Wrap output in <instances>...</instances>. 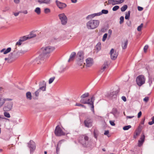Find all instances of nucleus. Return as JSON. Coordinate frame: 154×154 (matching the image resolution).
<instances>
[{
	"mask_svg": "<svg viewBox=\"0 0 154 154\" xmlns=\"http://www.w3.org/2000/svg\"><path fill=\"white\" fill-rule=\"evenodd\" d=\"M55 49V48L51 46H47L43 47L40 50V54L36 59V61L38 64L43 63L45 58H48L49 54Z\"/></svg>",
	"mask_w": 154,
	"mask_h": 154,
	"instance_id": "1",
	"label": "nucleus"
},
{
	"mask_svg": "<svg viewBox=\"0 0 154 154\" xmlns=\"http://www.w3.org/2000/svg\"><path fill=\"white\" fill-rule=\"evenodd\" d=\"M116 96V91H113L111 92L109 95L110 97L112 98H114Z\"/></svg>",
	"mask_w": 154,
	"mask_h": 154,
	"instance_id": "27",
	"label": "nucleus"
},
{
	"mask_svg": "<svg viewBox=\"0 0 154 154\" xmlns=\"http://www.w3.org/2000/svg\"><path fill=\"white\" fill-rule=\"evenodd\" d=\"M56 3L58 7L60 9H63L65 8L67 6L66 4L60 2L57 0L56 1Z\"/></svg>",
	"mask_w": 154,
	"mask_h": 154,
	"instance_id": "13",
	"label": "nucleus"
},
{
	"mask_svg": "<svg viewBox=\"0 0 154 154\" xmlns=\"http://www.w3.org/2000/svg\"><path fill=\"white\" fill-rule=\"evenodd\" d=\"M124 0H119L116 1V2H117L116 3L117 4H121L124 1Z\"/></svg>",
	"mask_w": 154,
	"mask_h": 154,
	"instance_id": "50",
	"label": "nucleus"
},
{
	"mask_svg": "<svg viewBox=\"0 0 154 154\" xmlns=\"http://www.w3.org/2000/svg\"><path fill=\"white\" fill-rule=\"evenodd\" d=\"M55 79V77H53L51 78H50L49 80L48 81V83L49 84H51L54 81V79Z\"/></svg>",
	"mask_w": 154,
	"mask_h": 154,
	"instance_id": "38",
	"label": "nucleus"
},
{
	"mask_svg": "<svg viewBox=\"0 0 154 154\" xmlns=\"http://www.w3.org/2000/svg\"><path fill=\"white\" fill-rule=\"evenodd\" d=\"M98 16V14L97 13H94L92 14H91L90 15L86 17V19H91L93 18L94 17L96 16Z\"/></svg>",
	"mask_w": 154,
	"mask_h": 154,
	"instance_id": "19",
	"label": "nucleus"
},
{
	"mask_svg": "<svg viewBox=\"0 0 154 154\" xmlns=\"http://www.w3.org/2000/svg\"><path fill=\"white\" fill-rule=\"evenodd\" d=\"M109 123H110V124L112 126H115V124L114 123V121H110Z\"/></svg>",
	"mask_w": 154,
	"mask_h": 154,
	"instance_id": "52",
	"label": "nucleus"
},
{
	"mask_svg": "<svg viewBox=\"0 0 154 154\" xmlns=\"http://www.w3.org/2000/svg\"><path fill=\"white\" fill-rule=\"evenodd\" d=\"M92 120L90 119H87L85 120L84 123L86 127L89 128L92 126Z\"/></svg>",
	"mask_w": 154,
	"mask_h": 154,
	"instance_id": "12",
	"label": "nucleus"
},
{
	"mask_svg": "<svg viewBox=\"0 0 154 154\" xmlns=\"http://www.w3.org/2000/svg\"><path fill=\"white\" fill-rule=\"evenodd\" d=\"M96 48L97 50L99 51L101 49V44L100 42H98L97 44L95 47Z\"/></svg>",
	"mask_w": 154,
	"mask_h": 154,
	"instance_id": "28",
	"label": "nucleus"
},
{
	"mask_svg": "<svg viewBox=\"0 0 154 154\" xmlns=\"http://www.w3.org/2000/svg\"><path fill=\"white\" fill-rule=\"evenodd\" d=\"M143 23L141 24L137 28V30L139 31H140L141 30V29L143 27Z\"/></svg>",
	"mask_w": 154,
	"mask_h": 154,
	"instance_id": "42",
	"label": "nucleus"
},
{
	"mask_svg": "<svg viewBox=\"0 0 154 154\" xmlns=\"http://www.w3.org/2000/svg\"><path fill=\"white\" fill-rule=\"evenodd\" d=\"M145 136L143 134L140 137V140H138V146L140 147L142 145L144 141Z\"/></svg>",
	"mask_w": 154,
	"mask_h": 154,
	"instance_id": "16",
	"label": "nucleus"
},
{
	"mask_svg": "<svg viewBox=\"0 0 154 154\" xmlns=\"http://www.w3.org/2000/svg\"><path fill=\"white\" fill-rule=\"evenodd\" d=\"M64 140H62L58 142L56 148V152L57 154H59L60 148L61 146V145L62 144V142Z\"/></svg>",
	"mask_w": 154,
	"mask_h": 154,
	"instance_id": "17",
	"label": "nucleus"
},
{
	"mask_svg": "<svg viewBox=\"0 0 154 154\" xmlns=\"http://www.w3.org/2000/svg\"><path fill=\"white\" fill-rule=\"evenodd\" d=\"M58 17L60 20L61 24L63 25H65L67 22V18L64 13L58 15Z\"/></svg>",
	"mask_w": 154,
	"mask_h": 154,
	"instance_id": "6",
	"label": "nucleus"
},
{
	"mask_svg": "<svg viewBox=\"0 0 154 154\" xmlns=\"http://www.w3.org/2000/svg\"><path fill=\"white\" fill-rule=\"evenodd\" d=\"M143 100L144 102H147L149 100V97H146L144 98Z\"/></svg>",
	"mask_w": 154,
	"mask_h": 154,
	"instance_id": "49",
	"label": "nucleus"
},
{
	"mask_svg": "<svg viewBox=\"0 0 154 154\" xmlns=\"http://www.w3.org/2000/svg\"><path fill=\"white\" fill-rule=\"evenodd\" d=\"M122 100L125 102L127 100L126 97L125 96H124L122 97Z\"/></svg>",
	"mask_w": 154,
	"mask_h": 154,
	"instance_id": "55",
	"label": "nucleus"
},
{
	"mask_svg": "<svg viewBox=\"0 0 154 154\" xmlns=\"http://www.w3.org/2000/svg\"><path fill=\"white\" fill-rule=\"evenodd\" d=\"M14 2L17 4H19L20 2V0H14Z\"/></svg>",
	"mask_w": 154,
	"mask_h": 154,
	"instance_id": "57",
	"label": "nucleus"
},
{
	"mask_svg": "<svg viewBox=\"0 0 154 154\" xmlns=\"http://www.w3.org/2000/svg\"><path fill=\"white\" fill-rule=\"evenodd\" d=\"M120 23L121 24L123 22L124 17L123 16H121L120 17Z\"/></svg>",
	"mask_w": 154,
	"mask_h": 154,
	"instance_id": "46",
	"label": "nucleus"
},
{
	"mask_svg": "<svg viewBox=\"0 0 154 154\" xmlns=\"http://www.w3.org/2000/svg\"><path fill=\"white\" fill-rule=\"evenodd\" d=\"M21 13V11H19L18 12H17V13H14V12L13 13V14L14 15L15 17H17V16L18 15H19V13Z\"/></svg>",
	"mask_w": 154,
	"mask_h": 154,
	"instance_id": "51",
	"label": "nucleus"
},
{
	"mask_svg": "<svg viewBox=\"0 0 154 154\" xmlns=\"http://www.w3.org/2000/svg\"><path fill=\"white\" fill-rule=\"evenodd\" d=\"M100 23L99 20H91L87 22L86 27L89 29H94L98 26Z\"/></svg>",
	"mask_w": 154,
	"mask_h": 154,
	"instance_id": "2",
	"label": "nucleus"
},
{
	"mask_svg": "<svg viewBox=\"0 0 154 154\" xmlns=\"http://www.w3.org/2000/svg\"><path fill=\"white\" fill-rule=\"evenodd\" d=\"M54 133L55 135L57 136L64 135L65 133L57 125L56 126L55 130Z\"/></svg>",
	"mask_w": 154,
	"mask_h": 154,
	"instance_id": "7",
	"label": "nucleus"
},
{
	"mask_svg": "<svg viewBox=\"0 0 154 154\" xmlns=\"http://www.w3.org/2000/svg\"><path fill=\"white\" fill-rule=\"evenodd\" d=\"M38 2L40 4L43 3L48 4L50 3L51 0H38Z\"/></svg>",
	"mask_w": 154,
	"mask_h": 154,
	"instance_id": "20",
	"label": "nucleus"
},
{
	"mask_svg": "<svg viewBox=\"0 0 154 154\" xmlns=\"http://www.w3.org/2000/svg\"><path fill=\"white\" fill-rule=\"evenodd\" d=\"M4 116L5 117H6L8 118H9L11 117L10 114L7 112H4Z\"/></svg>",
	"mask_w": 154,
	"mask_h": 154,
	"instance_id": "41",
	"label": "nucleus"
},
{
	"mask_svg": "<svg viewBox=\"0 0 154 154\" xmlns=\"http://www.w3.org/2000/svg\"><path fill=\"white\" fill-rule=\"evenodd\" d=\"M108 67V63L107 61H105L103 65H102L100 71L102 72H103L105 69Z\"/></svg>",
	"mask_w": 154,
	"mask_h": 154,
	"instance_id": "18",
	"label": "nucleus"
},
{
	"mask_svg": "<svg viewBox=\"0 0 154 154\" xmlns=\"http://www.w3.org/2000/svg\"><path fill=\"white\" fill-rule=\"evenodd\" d=\"M26 97L27 99L31 100L32 99L31 94L30 92H28L26 94Z\"/></svg>",
	"mask_w": 154,
	"mask_h": 154,
	"instance_id": "25",
	"label": "nucleus"
},
{
	"mask_svg": "<svg viewBox=\"0 0 154 154\" xmlns=\"http://www.w3.org/2000/svg\"><path fill=\"white\" fill-rule=\"evenodd\" d=\"M22 42L20 41V40L19 39V41L16 43V45H20L22 44Z\"/></svg>",
	"mask_w": 154,
	"mask_h": 154,
	"instance_id": "53",
	"label": "nucleus"
},
{
	"mask_svg": "<svg viewBox=\"0 0 154 154\" xmlns=\"http://www.w3.org/2000/svg\"><path fill=\"white\" fill-rule=\"evenodd\" d=\"M87 100L85 99V98H81V100H80V102L83 104H86L87 103H88L87 102Z\"/></svg>",
	"mask_w": 154,
	"mask_h": 154,
	"instance_id": "31",
	"label": "nucleus"
},
{
	"mask_svg": "<svg viewBox=\"0 0 154 154\" xmlns=\"http://www.w3.org/2000/svg\"><path fill=\"white\" fill-rule=\"evenodd\" d=\"M84 53L82 51L78 52L76 55L77 64L79 66H82L83 63Z\"/></svg>",
	"mask_w": 154,
	"mask_h": 154,
	"instance_id": "3",
	"label": "nucleus"
},
{
	"mask_svg": "<svg viewBox=\"0 0 154 154\" xmlns=\"http://www.w3.org/2000/svg\"><path fill=\"white\" fill-rule=\"evenodd\" d=\"M39 88L37 90L35 93V95L36 97H38L39 95V93L42 90L43 91H45L46 83L44 81L41 82L39 84Z\"/></svg>",
	"mask_w": 154,
	"mask_h": 154,
	"instance_id": "4",
	"label": "nucleus"
},
{
	"mask_svg": "<svg viewBox=\"0 0 154 154\" xmlns=\"http://www.w3.org/2000/svg\"><path fill=\"white\" fill-rule=\"evenodd\" d=\"M85 61L86 63H84V64H85L86 66L87 67H90L93 64V60L91 58L89 57L87 58Z\"/></svg>",
	"mask_w": 154,
	"mask_h": 154,
	"instance_id": "11",
	"label": "nucleus"
},
{
	"mask_svg": "<svg viewBox=\"0 0 154 154\" xmlns=\"http://www.w3.org/2000/svg\"><path fill=\"white\" fill-rule=\"evenodd\" d=\"M84 139L85 141V144H86V143H87L89 140V138L88 136L86 135L84 136Z\"/></svg>",
	"mask_w": 154,
	"mask_h": 154,
	"instance_id": "40",
	"label": "nucleus"
},
{
	"mask_svg": "<svg viewBox=\"0 0 154 154\" xmlns=\"http://www.w3.org/2000/svg\"><path fill=\"white\" fill-rule=\"evenodd\" d=\"M131 127V125H128L124 126L123 128L124 130H127L130 128Z\"/></svg>",
	"mask_w": 154,
	"mask_h": 154,
	"instance_id": "37",
	"label": "nucleus"
},
{
	"mask_svg": "<svg viewBox=\"0 0 154 154\" xmlns=\"http://www.w3.org/2000/svg\"><path fill=\"white\" fill-rule=\"evenodd\" d=\"M11 50V48L10 47L8 48L7 49H5V50L4 52V54H7L10 52Z\"/></svg>",
	"mask_w": 154,
	"mask_h": 154,
	"instance_id": "35",
	"label": "nucleus"
},
{
	"mask_svg": "<svg viewBox=\"0 0 154 154\" xmlns=\"http://www.w3.org/2000/svg\"><path fill=\"white\" fill-rule=\"evenodd\" d=\"M110 54L111 59L113 60H115L116 59L118 53L116 51L112 48L110 51Z\"/></svg>",
	"mask_w": 154,
	"mask_h": 154,
	"instance_id": "10",
	"label": "nucleus"
},
{
	"mask_svg": "<svg viewBox=\"0 0 154 154\" xmlns=\"http://www.w3.org/2000/svg\"><path fill=\"white\" fill-rule=\"evenodd\" d=\"M130 13L131 11H128V13L126 14L125 17V19H129L130 16Z\"/></svg>",
	"mask_w": 154,
	"mask_h": 154,
	"instance_id": "34",
	"label": "nucleus"
},
{
	"mask_svg": "<svg viewBox=\"0 0 154 154\" xmlns=\"http://www.w3.org/2000/svg\"><path fill=\"white\" fill-rule=\"evenodd\" d=\"M136 81L137 85L140 86L145 83V78L143 75H140L137 77Z\"/></svg>",
	"mask_w": 154,
	"mask_h": 154,
	"instance_id": "5",
	"label": "nucleus"
},
{
	"mask_svg": "<svg viewBox=\"0 0 154 154\" xmlns=\"http://www.w3.org/2000/svg\"><path fill=\"white\" fill-rule=\"evenodd\" d=\"M128 40H126L124 42H122V46L123 49L126 48L128 44Z\"/></svg>",
	"mask_w": 154,
	"mask_h": 154,
	"instance_id": "21",
	"label": "nucleus"
},
{
	"mask_svg": "<svg viewBox=\"0 0 154 154\" xmlns=\"http://www.w3.org/2000/svg\"><path fill=\"white\" fill-rule=\"evenodd\" d=\"M25 52V51L22 50L18 51L16 53L17 57H18L20 56H21L23 54H24Z\"/></svg>",
	"mask_w": 154,
	"mask_h": 154,
	"instance_id": "23",
	"label": "nucleus"
},
{
	"mask_svg": "<svg viewBox=\"0 0 154 154\" xmlns=\"http://www.w3.org/2000/svg\"><path fill=\"white\" fill-rule=\"evenodd\" d=\"M145 120V118H144V119H142V121L141 122V124L143 125V124H144Z\"/></svg>",
	"mask_w": 154,
	"mask_h": 154,
	"instance_id": "60",
	"label": "nucleus"
},
{
	"mask_svg": "<svg viewBox=\"0 0 154 154\" xmlns=\"http://www.w3.org/2000/svg\"><path fill=\"white\" fill-rule=\"evenodd\" d=\"M50 10L48 8H46L44 9V12L45 14H48L50 12Z\"/></svg>",
	"mask_w": 154,
	"mask_h": 154,
	"instance_id": "43",
	"label": "nucleus"
},
{
	"mask_svg": "<svg viewBox=\"0 0 154 154\" xmlns=\"http://www.w3.org/2000/svg\"><path fill=\"white\" fill-rule=\"evenodd\" d=\"M99 134L98 131L97 129H95L94 130L93 134L94 137L97 139Z\"/></svg>",
	"mask_w": 154,
	"mask_h": 154,
	"instance_id": "26",
	"label": "nucleus"
},
{
	"mask_svg": "<svg viewBox=\"0 0 154 154\" xmlns=\"http://www.w3.org/2000/svg\"><path fill=\"white\" fill-rule=\"evenodd\" d=\"M11 100V99L5 98L0 95V108L5 104L6 101Z\"/></svg>",
	"mask_w": 154,
	"mask_h": 154,
	"instance_id": "14",
	"label": "nucleus"
},
{
	"mask_svg": "<svg viewBox=\"0 0 154 154\" xmlns=\"http://www.w3.org/2000/svg\"><path fill=\"white\" fill-rule=\"evenodd\" d=\"M148 48V45H146L144 47L143 50L145 52H146Z\"/></svg>",
	"mask_w": 154,
	"mask_h": 154,
	"instance_id": "48",
	"label": "nucleus"
},
{
	"mask_svg": "<svg viewBox=\"0 0 154 154\" xmlns=\"http://www.w3.org/2000/svg\"><path fill=\"white\" fill-rule=\"evenodd\" d=\"M89 96V94L88 93H85L84 94H82L80 97L81 98H85Z\"/></svg>",
	"mask_w": 154,
	"mask_h": 154,
	"instance_id": "33",
	"label": "nucleus"
},
{
	"mask_svg": "<svg viewBox=\"0 0 154 154\" xmlns=\"http://www.w3.org/2000/svg\"><path fill=\"white\" fill-rule=\"evenodd\" d=\"M21 13H22L25 14H27L28 12H27V11L25 10V11H23L22 12L21 11Z\"/></svg>",
	"mask_w": 154,
	"mask_h": 154,
	"instance_id": "61",
	"label": "nucleus"
},
{
	"mask_svg": "<svg viewBox=\"0 0 154 154\" xmlns=\"http://www.w3.org/2000/svg\"><path fill=\"white\" fill-rule=\"evenodd\" d=\"M35 12L38 14H40L41 13V9L39 7L36 8L35 10Z\"/></svg>",
	"mask_w": 154,
	"mask_h": 154,
	"instance_id": "30",
	"label": "nucleus"
},
{
	"mask_svg": "<svg viewBox=\"0 0 154 154\" xmlns=\"http://www.w3.org/2000/svg\"><path fill=\"white\" fill-rule=\"evenodd\" d=\"M28 39H29V38H28V36H24L21 38L20 40V41L22 42H23Z\"/></svg>",
	"mask_w": 154,
	"mask_h": 154,
	"instance_id": "32",
	"label": "nucleus"
},
{
	"mask_svg": "<svg viewBox=\"0 0 154 154\" xmlns=\"http://www.w3.org/2000/svg\"><path fill=\"white\" fill-rule=\"evenodd\" d=\"M107 36V33H105L103 36V38L102 39V41L103 42H104L105 41Z\"/></svg>",
	"mask_w": 154,
	"mask_h": 154,
	"instance_id": "44",
	"label": "nucleus"
},
{
	"mask_svg": "<svg viewBox=\"0 0 154 154\" xmlns=\"http://www.w3.org/2000/svg\"><path fill=\"white\" fill-rule=\"evenodd\" d=\"M138 10L140 11H142L143 9V8L140 6H138L137 7Z\"/></svg>",
	"mask_w": 154,
	"mask_h": 154,
	"instance_id": "54",
	"label": "nucleus"
},
{
	"mask_svg": "<svg viewBox=\"0 0 154 154\" xmlns=\"http://www.w3.org/2000/svg\"><path fill=\"white\" fill-rule=\"evenodd\" d=\"M75 106H81L83 108H84L85 109L86 108V107L85 106L80 103H76L75 104Z\"/></svg>",
	"mask_w": 154,
	"mask_h": 154,
	"instance_id": "39",
	"label": "nucleus"
},
{
	"mask_svg": "<svg viewBox=\"0 0 154 154\" xmlns=\"http://www.w3.org/2000/svg\"><path fill=\"white\" fill-rule=\"evenodd\" d=\"M28 146L30 148V153L32 152L35 149V146L34 143L31 144V141H30V143L28 144Z\"/></svg>",
	"mask_w": 154,
	"mask_h": 154,
	"instance_id": "15",
	"label": "nucleus"
},
{
	"mask_svg": "<svg viewBox=\"0 0 154 154\" xmlns=\"http://www.w3.org/2000/svg\"><path fill=\"white\" fill-rule=\"evenodd\" d=\"M154 123V122H152V121H151V122H148V124L150 125H152Z\"/></svg>",
	"mask_w": 154,
	"mask_h": 154,
	"instance_id": "63",
	"label": "nucleus"
},
{
	"mask_svg": "<svg viewBox=\"0 0 154 154\" xmlns=\"http://www.w3.org/2000/svg\"><path fill=\"white\" fill-rule=\"evenodd\" d=\"M128 6L126 5H125L122 6L121 8V11L123 12L125 11L127 8Z\"/></svg>",
	"mask_w": 154,
	"mask_h": 154,
	"instance_id": "36",
	"label": "nucleus"
},
{
	"mask_svg": "<svg viewBox=\"0 0 154 154\" xmlns=\"http://www.w3.org/2000/svg\"><path fill=\"white\" fill-rule=\"evenodd\" d=\"M116 0H109L108 1V4H113V2H115Z\"/></svg>",
	"mask_w": 154,
	"mask_h": 154,
	"instance_id": "47",
	"label": "nucleus"
},
{
	"mask_svg": "<svg viewBox=\"0 0 154 154\" xmlns=\"http://www.w3.org/2000/svg\"><path fill=\"white\" fill-rule=\"evenodd\" d=\"M109 131L107 130V131H105V132L104 133V134L105 135H107L108 134H109Z\"/></svg>",
	"mask_w": 154,
	"mask_h": 154,
	"instance_id": "58",
	"label": "nucleus"
},
{
	"mask_svg": "<svg viewBox=\"0 0 154 154\" xmlns=\"http://www.w3.org/2000/svg\"><path fill=\"white\" fill-rule=\"evenodd\" d=\"M142 115V112L141 111H140L139 112L138 114L137 117L138 118H139Z\"/></svg>",
	"mask_w": 154,
	"mask_h": 154,
	"instance_id": "56",
	"label": "nucleus"
},
{
	"mask_svg": "<svg viewBox=\"0 0 154 154\" xmlns=\"http://www.w3.org/2000/svg\"><path fill=\"white\" fill-rule=\"evenodd\" d=\"M134 117V116H127L126 117V118L127 119H131V118H133Z\"/></svg>",
	"mask_w": 154,
	"mask_h": 154,
	"instance_id": "62",
	"label": "nucleus"
},
{
	"mask_svg": "<svg viewBox=\"0 0 154 154\" xmlns=\"http://www.w3.org/2000/svg\"><path fill=\"white\" fill-rule=\"evenodd\" d=\"M108 13V11L107 10L103 9L102 10L101 12L98 13V16H99L103 14H107Z\"/></svg>",
	"mask_w": 154,
	"mask_h": 154,
	"instance_id": "24",
	"label": "nucleus"
},
{
	"mask_svg": "<svg viewBox=\"0 0 154 154\" xmlns=\"http://www.w3.org/2000/svg\"><path fill=\"white\" fill-rule=\"evenodd\" d=\"M76 56V53L75 52H72L68 60V62H69L70 61L72 60H73L74 58Z\"/></svg>",
	"mask_w": 154,
	"mask_h": 154,
	"instance_id": "22",
	"label": "nucleus"
},
{
	"mask_svg": "<svg viewBox=\"0 0 154 154\" xmlns=\"http://www.w3.org/2000/svg\"><path fill=\"white\" fill-rule=\"evenodd\" d=\"M119 8V6L117 5L114 6L112 8V10L114 11H116Z\"/></svg>",
	"mask_w": 154,
	"mask_h": 154,
	"instance_id": "45",
	"label": "nucleus"
},
{
	"mask_svg": "<svg viewBox=\"0 0 154 154\" xmlns=\"http://www.w3.org/2000/svg\"><path fill=\"white\" fill-rule=\"evenodd\" d=\"M71 1L73 3H76L77 2V0H71Z\"/></svg>",
	"mask_w": 154,
	"mask_h": 154,
	"instance_id": "64",
	"label": "nucleus"
},
{
	"mask_svg": "<svg viewBox=\"0 0 154 154\" xmlns=\"http://www.w3.org/2000/svg\"><path fill=\"white\" fill-rule=\"evenodd\" d=\"M36 36V35L33 33H31L30 34L27 36L29 39L35 37Z\"/></svg>",
	"mask_w": 154,
	"mask_h": 154,
	"instance_id": "29",
	"label": "nucleus"
},
{
	"mask_svg": "<svg viewBox=\"0 0 154 154\" xmlns=\"http://www.w3.org/2000/svg\"><path fill=\"white\" fill-rule=\"evenodd\" d=\"M13 106L12 102H9L6 103L5 106L3 107V110L5 111H9L12 109Z\"/></svg>",
	"mask_w": 154,
	"mask_h": 154,
	"instance_id": "9",
	"label": "nucleus"
},
{
	"mask_svg": "<svg viewBox=\"0 0 154 154\" xmlns=\"http://www.w3.org/2000/svg\"><path fill=\"white\" fill-rule=\"evenodd\" d=\"M94 100L95 98L94 96H93L90 99H88L87 100V102L88 103L86 104L91 106V109L93 112H94Z\"/></svg>",
	"mask_w": 154,
	"mask_h": 154,
	"instance_id": "8",
	"label": "nucleus"
},
{
	"mask_svg": "<svg viewBox=\"0 0 154 154\" xmlns=\"http://www.w3.org/2000/svg\"><path fill=\"white\" fill-rule=\"evenodd\" d=\"M149 86H150L151 85L152 83V80L151 79H149Z\"/></svg>",
	"mask_w": 154,
	"mask_h": 154,
	"instance_id": "59",
	"label": "nucleus"
}]
</instances>
